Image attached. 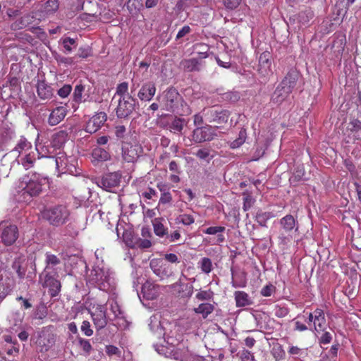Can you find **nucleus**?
Returning <instances> with one entry per match:
<instances>
[{"label": "nucleus", "mask_w": 361, "mask_h": 361, "mask_svg": "<svg viewBox=\"0 0 361 361\" xmlns=\"http://www.w3.org/2000/svg\"><path fill=\"white\" fill-rule=\"evenodd\" d=\"M87 283L105 292L115 289L116 283L113 273L104 265H95L87 276Z\"/></svg>", "instance_id": "obj_1"}, {"label": "nucleus", "mask_w": 361, "mask_h": 361, "mask_svg": "<svg viewBox=\"0 0 361 361\" xmlns=\"http://www.w3.org/2000/svg\"><path fill=\"white\" fill-rule=\"evenodd\" d=\"M47 183L45 178L37 173H28L23 176L19 180V191L23 195H27L29 199L25 197L27 201L31 197L37 196L42 190V186Z\"/></svg>", "instance_id": "obj_2"}, {"label": "nucleus", "mask_w": 361, "mask_h": 361, "mask_svg": "<svg viewBox=\"0 0 361 361\" xmlns=\"http://www.w3.org/2000/svg\"><path fill=\"white\" fill-rule=\"evenodd\" d=\"M70 211L64 205H56L44 208L42 211V217L53 226L65 224L70 217Z\"/></svg>", "instance_id": "obj_3"}, {"label": "nucleus", "mask_w": 361, "mask_h": 361, "mask_svg": "<svg viewBox=\"0 0 361 361\" xmlns=\"http://www.w3.org/2000/svg\"><path fill=\"white\" fill-rule=\"evenodd\" d=\"M160 102L163 109L166 111H174L180 102L182 97L178 92L173 87H170L164 91L160 96L157 97Z\"/></svg>", "instance_id": "obj_4"}, {"label": "nucleus", "mask_w": 361, "mask_h": 361, "mask_svg": "<svg viewBox=\"0 0 361 361\" xmlns=\"http://www.w3.org/2000/svg\"><path fill=\"white\" fill-rule=\"evenodd\" d=\"M281 231L279 235V243L281 245H286L292 240V231L295 228V220L292 215H286L280 220Z\"/></svg>", "instance_id": "obj_5"}, {"label": "nucleus", "mask_w": 361, "mask_h": 361, "mask_svg": "<svg viewBox=\"0 0 361 361\" xmlns=\"http://www.w3.org/2000/svg\"><path fill=\"white\" fill-rule=\"evenodd\" d=\"M18 236V228L8 221L0 223V239L5 245H11Z\"/></svg>", "instance_id": "obj_6"}, {"label": "nucleus", "mask_w": 361, "mask_h": 361, "mask_svg": "<svg viewBox=\"0 0 361 361\" xmlns=\"http://www.w3.org/2000/svg\"><path fill=\"white\" fill-rule=\"evenodd\" d=\"M55 162L59 172L73 174L76 171V160L73 157H67L63 152H59L55 157Z\"/></svg>", "instance_id": "obj_7"}, {"label": "nucleus", "mask_w": 361, "mask_h": 361, "mask_svg": "<svg viewBox=\"0 0 361 361\" xmlns=\"http://www.w3.org/2000/svg\"><path fill=\"white\" fill-rule=\"evenodd\" d=\"M114 102L117 104L116 113L118 118H127L135 110L137 101L133 97L120 98Z\"/></svg>", "instance_id": "obj_8"}, {"label": "nucleus", "mask_w": 361, "mask_h": 361, "mask_svg": "<svg viewBox=\"0 0 361 361\" xmlns=\"http://www.w3.org/2000/svg\"><path fill=\"white\" fill-rule=\"evenodd\" d=\"M217 129L218 127L209 126L197 127L192 132V140L196 143L211 141L217 136Z\"/></svg>", "instance_id": "obj_9"}, {"label": "nucleus", "mask_w": 361, "mask_h": 361, "mask_svg": "<svg viewBox=\"0 0 361 361\" xmlns=\"http://www.w3.org/2000/svg\"><path fill=\"white\" fill-rule=\"evenodd\" d=\"M149 329L152 332L157 334V337L159 338L161 336H164L165 341L171 345H175L178 342V339L174 338L173 336L170 334H166L159 321V317L157 315H154L150 317V321L149 323Z\"/></svg>", "instance_id": "obj_10"}, {"label": "nucleus", "mask_w": 361, "mask_h": 361, "mask_svg": "<svg viewBox=\"0 0 361 361\" xmlns=\"http://www.w3.org/2000/svg\"><path fill=\"white\" fill-rule=\"evenodd\" d=\"M90 311L95 328L97 330L104 328L107 324L105 307L102 305H94Z\"/></svg>", "instance_id": "obj_11"}, {"label": "nucleus", "mask_w": 361, "mask_h": 361, "mask_svg": "<svg viewBox=\"0 0 361 361\" xmlns=\"http://www.w3.org/2000/svg\"><path fill=\"white\" fill-rule=\"evenodd\" d=\"M142 147L139 144L124 143L122 147V157L127 162H134L142 154Z\"/></svg>", "instance_id": "obj_12"}, {"label": "nucleus", "mask_w": 361, "mask_h": 361, "mask_svg": "<svg viewBox=\"0 0 361 361\" xmlns=\"http://www.w3.org/2000/svg\"><path fill=\"white\" fill-rule=\"evenodd\" d=\"M121 176L117 173H110L104 175L97 183V185L104 190L114 192L120 183Z\"/></svg>", "instance_id": "obj_13"}, {"label": "nucleus", "mask_w": 361, "mask_h": 361, "mask_svg": "<svg viewBox=\"0 0 361 361\" xmlns=\"http://www.w3.org/2000/svg\"><path fill=\"white\" fill-rule=\"evenodd\" d=\"M54 335L49 331L43 328L39 332L36 343L41 352H46L54 344Z\"/></svg>", "instance_id": "obj_14"}, {"label": "nucleus", "mask_w": 361, "mask_h": 361, "mask_svg": "<svg viewBox=\"0 0 361 361\" xmlns=\"http://www.w3.org/2000/svg\"><path fill=\"white\" fill-rule=\"evenodd\" d=\"M43 275L44 274L40 276V282L44 287L49 288V292L51 297H56L61 290L60 281L49 274H45L43 279Z\"/></svg>", "instance_id": "obj_15"}, {"label": "nucleus", "mask_w": 361, "mask_h": 361, "mask_svg": "<svg viewBox=\"0 0 361 361\" xmlns=\"http://www.w3.org/2000/svg\"><path fill=\"white\" fill-rule=\"evenodd\" d=\"M106 114L104 112L96 114L87 121L85 126V131L89 133L97 132L106 122Z\"/></svg>", "instance_id": "obj_16"}, {"label": "nucleus", "mask_w": 361, "mask_h": 361, "mask_svg": "<svg viewBox=\"0 0 361 361\" xmlns=\"http://www.w3.org/2000/svg\"><path fill=\"white\" fill-rule=\"evenodd\" d=\"M161 293L160 287L157 284L147 281L142 287V294L145 299L152 300L158 298Z\"/></svg>", "instance_id": "obj_17"}, {"label": "nucleus", "mask_w": 361, "mask_h": 361, "mask_svg": "<svg viewBox=\"0 0 361 361\" xmlns=\"http://www.w3.org/2000/svg\"><path fill=\"white\" fill-rule=\"evenodd\" d=\"M149 266L153 272L161 279H164L169 275L168 265L161 259H152Z\"/></svg>", "instance_id": "obj_18"}, {"label": "nucleus", "mask_w": 361, "mask_h": 361, "mask_svg": "<svg viewBox=\"0 0 361 361\" xmlns=\"http://www.w3.org/2000/svg\"><path fill=\"white\" fill-rule=\"evenodd\" d=\"M156 93L155 84L152 82L144 83L137 93V97L141 101L149 102Z\"/></svg>", "instance_id": "obj_19"}, {"label": "nucleus", "mask_w": 361, "mask_h": 361, "mask_svg": "<svg viewBox=\"0 0 361 361\" xmlns=\"http://www.w3.org/2000/svg\"><path fill=\"white\" fill-rule=\"evenodd\" d=\"M271 61L269 52L262 53L259 58L258 73L262 77H267L271 73Z\"/></svg>", "instance_id": "obj_20"}, {"label": "nucleus", "mask_w": 361, "mask_h": 361, "mask_svg": "<svg viewBox=\"0 0 361 361\" xmlns=\"http://www.w3.org/2000/svg\"><path fill=\"white\" fill-rule=\"evenodd\" d=\"M67 114V108L61 106L55 108L50 113L48 118V123L51 126H56L61 122Z\"/></svg>", "instance_id": "obj_21"}, {"label": "nucleus", "mask_w": 361, "mask_h": 361, "mask_svg": "<svg viewBox=\"0 0 361 361\" xmlns=\"http://www.w3.org/2000/svg\"><path fill=\"white\" fill-rule=\"evenodd\" d=\"M35 149L41 157H51L56 149L54 147L50 142H39L38 139L35 142Z\"/></svg>", "instance_id": "obj_22"}, {"label": "nucleus", "mask_w": 361, "mask_h": 361, "mask_svg": "<svg viewBox=\"0 0 361 361\" xmlns=\"http://www.w3.org/2000/svg\"><path fill=\"white\" fill-rule=\"evenodd\" d=\"M37 92L42 100H49L54 95L53 88L44 80H39L37 85Z\"/></svg>", "instance_id": "obj_23"}, {"label": "nucleus", "mask_w": 361, "mask_h": 361, "mask_svg": "<svg viewBox=\"0 0 361 361\" xmlns=\"http://www.w3.org/2000/svg\"><path fill=\"white\" fill-rule=\"evenodd\" d=\"M35 20L34 13L26 14L13 23L11 27L13 30H21L35 23Z\"/></svg>", "instance_id": "obj_24"}, {"label": "nucleus", "mask_w": 361, "mask_h": 361, "mask_svg": "<svg viewBox=\"0 0 361 361\" xmlns=\"http://www.w3.org/2000/svg\"><path fill=\"white\" fill-rule=\"evenodd\" d=\"M314 330L317 332L324 331L326 328V319L324 311L321 309L314 310Z\"/></svg>", "instance_id": "obj_25"}, {"label": "nucleus", "mask_w": 361, "mask_h": 361, "mask_svg": "<svg viewBox=\"0 0 361 361\" xmlns=\"http://www.w3.org/2000/svg\"><path fill=\"white\" fill-rule=\"evenodd\" d=\"M67 140L68 133L66 130H59L53 134L51 142L54 147L56 149H59L65 144Z\"/></svg>", "instance_id": "obj_26"}, {"label": "nucleus", "mask_w": 361, "mask_h": 361, "mask_svg": "<svg viewBox=\"0 0 361 361\" xmlns=\"http://www.w3.org/2000/svg\"><path fill=\"white\" fill-rule=\"evenodd\" d=\"M35 161V154L30 150L27 153H24L23 155L18 156L17 161L18 164H21L25 169H28L33 166Z\"/></svg>", "instance_id": "obj_27"}, {"label": "nucleus", "mask_w": 361, "mask_h": 361, "mask_svg": "<svg viewBox=\"0 0 361 361\" xmlns=\"http://www.w3.org/2000/svg\"><path fill=\"white\" fill-rule=\"evenodd\" d=\"M234 298L238 307H243L252 304L250 297L244 291H235Z\"/></svg>", "instance_id": "obj_28"}, {"label": "nucleus", "mask_w": 361, "mask_h": 361, "mask_svg": "<svg viewBox=\"0 0 361 361\" xmlns=\"http://www.w3.org/2000/svg\"><path fill=\"white\" fill-rule=\"evenodd\" d=\"M30 150H32V144L25 137H20L12 152L20 156Z\"/></svg>", "instance_id": "obj_29"}, {"label": "nucleus", "mask_w": 361, "mask_h": 361, "mask_svg": "<svg viewBox=\"0 0 361 361\" xmlns=\"http://www.w3.org/2000/svg\"><path fill=\"white\" fill-rule=\"evenodd\" d=\"M298 75L295 73H288L280 83L286 89V93H290L296 85Z\"/></svg>", "instance_id": "obj_30"}, {"label": "nucleus", "mask_w": 361, "mask_h": 361, "mask_svg": "<svg viewBox=\"0 0 361 361\" xmlns=\"http://www.w3.org/2000/svg\"><path fill=\"white\" fill-rule=\"evenodd\" d=\"M92 157L93 162H102L109 160L110 154L106 150L101 147H96L92 150Z\"/></svg>", "instance_id": "obj_31"}, {"label": "nucleus", "mask_w": 361, "mask_h": 361, "mask_svg": "<svg viewBox=\"0 0 361 361\" xmlns=\"http://www.w3.org/2000/svg\"><path fill=\"white\" fill-rule=\"evenodd\" d=\"M132 97L128 92V84L126 82L119 84L116 90V93L113 97V102L117 101L122 98L130 97Z\"/></svg>", "instance_id": "obj_32"}, {"label": "nucleus", "mask_w": 361, "mask_h": 361, "mask_svg": "<svg viewBox=\"0 0 361 361\" xmlns=\"http://www.w3.org/2000/svg\"><path fill=\"white\" fill-rule=\"evenodd\" d=\"M224 226H211L204 231V233L208 235L217 234L216 243H221L225 240L224 235L221 234L225 231Z\"/></svg>", "instance_id": "obj_33"}, {"label": "nucleus", "mask_w": 361, "mask_h": 361, "mask_svg": "<svg viewBox=\"0 0 361 361\" xmlns=\"http://www.w3.org/2000/svg\"><path fill=\"white\" fill-rule=\"evenodd\" d=\"M214 310V305L211 303H201L194 309L197 314H200L204 319H206Z\"/></svg>", "instance_id": "obj_34"}, {"label": "nucleus", "mask_w": 361, "mask_h": 361, "mask_svg": "<svg viewBox=\"0 0 361 361\" xmlns=\"http://www.w3.org/2000/svg\"><path fill=\"white\" fill-rule=\"evenodd\" d=\"M59 8L58 0H47L43 6V17L55 13Z\"/></svg>", "instance_id": "obj_35"}, {"label": "nucleus", "mask_w": 361, "mask_h": 361, "mask_svg": "<svg viewBox=\"0 0 361 361\" xmlns=\"http://www.w3.org/2000/svg\"><path fill=\"white\" fill-rule=\"evenodd\" d=\"M181 65L188 71H197L200 70V62L197 59H190L182 61Z\"/></svg>", "instance_id": "obj_36"}, {"label": "nucleus", "mask_w": 361, "mask_h": 361, "mask_svg": "<svg viewBox=\"0 0 361 361\" xmlns=\"http://www.w3.org/2000/svg\"><path fill=\"white\" fill-rule=\"evenodd\" d=\"M289 94L290 93H286V89L283 88L281 85H279L273 94L272 99L276 103H281L285 100Z\"/></svg>", "instance_id": "obj_37"}, {"label": "nucleus", "mask_w": 361, "mask_h": 361, "mask_svg": "<svg viewBox=\"0 0 361 361\" xmlns=\"http://www.w3.org/2000/svg\"><path fill=\"white\" fill-rule=\"evenodd\" d=\"M198 267L203 273L209 274L213 269L212 262L208 257H203L199 261Z\"/></svg>", "instance_id": "obj_38"}, {"label": "nucleus", "mask_w": 361, "mask_h": 361, "mask_svg": "<svg viewBox=\"0 0 361 361\" xmlns=\"http://www.w3.org/2000/svg\"><path fill=\"white\" fill-rule=\"evenodd\" d=\"M106 305L109 307L110 312L114 315V319L122 314L123 312L121 311L120 306L118 305L117 301H116L114 298L109 299Z\"/></svg>", "instance_id": "obj_39"}, {"label": "nucleus", "mask_w": 361, "mask_h": 361, "mask_svg": "<svg viewBox=\"0 0 361 361\" xmlns=\"http://www.w3.org/2000/svg\"><path fill=\"white\" fill-rule=\"evenodd\" d=\"M159 190L161 192V197L159 199V204H168L172 201V195L170 192L165 189V186H159Z\"/></svg>", "instance_id": "obj_40"}, {"label": "nucleus", "mask_w": 361, "mask_h": 361, "mask_svg": "<svg viewBox=\"0 0 361 361\" xmlns=\"http://www.w3.org/2000/svg\"><path fill=\"white\" fill-rule=\"evenodd\" d=\"M176 224H182L185 226H190L195 222L193 216L188 214H179L175 219Z\"/></svg>", "instance_id": "obj_41"}, {"label": "nucleus", "mask_w": 361, "mask_h": 361, "mask_svg": "<svg viewBox=\"0 0 361 361\" xmlns=\"http://www.w3.org/2000/svg\"><path fill=\"white\" fill-rule=\"evenodd\" d=\"M46 268H45V272L49 269L51 267H54L61 263V260L59 258L56 256L55 255L47 253L46 254Z\"/></svg>", "instance_id": "obj_42"}, {"label": "nucleus", "mask_w": 361, "mask_h": 361, "mask_svg": "<svg viewBox=\"0 0 361 361\" xmlns=\"http://www.w3.org/2000/svg\"><path fill=\"white\" fill-rule=\"evenodd\" d=\"M195 298L200 301L211 300L214 298V293L211 289L200 290L195 295Z\"/></svg>", "instance_id": "obj_43"}, {"label": "nucleus", "mask_w": 361, "mask_h": 361, "mask_svg": "<svg viewBox=\"0 0 361 361\" xmlns=\"http://www.w3.org/2000/svg\"><path fill=\"white\" fill-rule=\"evenodd\" d=\"M246 139V132L245 130L242 129L238 134V137L230 143V147L232 149H236L240 147L245 141Z\"/></svg>", "instance_id": "obj_44"}, {"label": "nucleus", "mask_w": 361, "mask_h": 361, "mask_svg": "<svg viewBox=\"0 0 361 361\" xmlns=\"http://www.w3.org/2000/svg\"><path fill=\"white\" fill-rule=\"evenodd\" d=\"M11 286L9 283V279L4 281L0 279V300H3L11 292Z\"/></svg>", "instance_id": "obj_45"}, {"label": "nucleus", "mask_w": 361, "mask_h": 361, "mask_svg": "<svg viewBox=\"0 0 361 361\" xmlns=\"http://www.w3.org/2000/svg\"><path fill=\"white\" fill-rule=\"evenodd\" d=\"M288 353L295 357H304L307 355V350L305 348H300L298 346H290L288 350Z\"/></svg>", "instance_id": "obj_46"}, {"label": "nucleus", "mask_w": 361, "mask_h": 361, "mask_svg": "<svg viewBox=\"0 0 361 361\" xmlns=\"http://www.w3.org/2000/svg\"><path fill=\"white\" fill-rule=\"evenodd\" d=\"M273 217V215L270 212H258L256 215L257 221L262 226H266L267 221Z\"/></svg>", "instance_id": "obj_47"}, {"label": "nucleus", "mask_w": 361, "mask_h": 361, "mask_svg": "<svg viewBox=\"0 0 361 361\" xmlns=\"http://www.w3.org/2000/svg\"><path fill=\"white\" fill-rule=\"evenodd\" d=\"M185 125V121L181 118H176L174 119L171 126H170V130L171 132L177 133V132H181Z\"/></svg>", "instance_id": "obj_48"}, {"label": "nucleus", "mask_w": 361, "mask_h": 361, "mask_svg": "<svg viewBox=\"0 0 361 361\" xmlns=\"http://www.w3.org/2000/svg\"><path fill=\"white\" fill-rule=\"evenodd\" d=\"M154 231L155 234L159 237H163L166 234L167 228L157 219L153 223Z\"/></svg>", "instance_id": "obj_49"}, {"label": "nucleus", "mask_w": 361, "mask_h": 361, "mask_svg": "<svg viewBox=\"0 0 361 361\" xmlns=\"http://www.w3.org/2000/svg\"><path fill=\"white\" fill-rule=\"evenodd\" d=\"M85 90V87L82 85H77L73 92L74 101L76 102H81L82 101V92Z\"/></svg>", "instance_id": "obj_50"}, {"label": "nucleus", "mask_w": 361, "mask_h": 361, "mask_svg": "<svg viewBox=\"0 0 361 361\" xmlns=\"http://www.w3.org/2000/svg\"><path fill=\"white\" fill-rule=\"evenodd\" d=\"M114 319H116L115 325L121 329H126L129 326V322L126 320L123 313L119 315V317H116Z\"/></svg>", "instance_id": "obj_51"}, {"label": "nucleus", "mask_w": 361, "mask_h": 361, "mask_svg": "<svg viewBox=\"0 0 361 361\" xmlns=\"http://www.w3.org/2000/svg\"><path fill=\"white\" fill-rule=\"evenodd\" d=\"M313 17V12L311 10H306L299 14V21L302 23H307Z\"/></svg>", "instance_id": "obj_52"}, {"label": "nucleus", "mask_w": 361, "mask_h": 361, "mask_svg": "<svg viewBox=\"0 0 361 361\" xmlns=\"http://www.w3.org/2000/svg\"><path fill=\"white\" fill-rule=\"evenodd\" d=\"M54 58L59 63H63L66 66H71L75 63L74 59L72 57H66L58 54Z\"/></svg>", "instance_id": "obj_53"}, {"label": "nucleus", "mask_w": 361, "mask_h": 361, "mask_svg": "<svg viewBox=\"0 0 361 361\" xmlns=\"http://www.w3.org/2000/svg\"><path fill=\"white\" fill-rule=\"evenodd\" d=\"M106 353L109 356L116 355L118 357H121V352L116 347L113 345H109L106 346Z\"/></svg>", "instance_id": "obj_54"}, {"label": "nucleus", "mask_w": 361, "mask_h": 361, "mask_svg": "<svg viewBox=\"0 0 361 361\" xmlns=\"http://www.w3.org/2000/svg\"><path fill=\"white\" fill-rule=\"evenodd\" d=\"M223 2L227 9L233 10L239 6L242 0H223Z\"/></svg>", "instance_id": "obj_55"}, {"label": "nucleus", "mask_w": 361, "mask_h": 361, "mask_svg": "<svg viewBox=\"0 0 361 361\" xmlns=\"http://www.w3.org/2000/svg\"><path fill=\"white\" fill-rule=\"evenodd\" d=\"M241 361H254V355L247 350L243 349L240 352Z\"/></svg>", "instance_id": "obj_56"}, {"label": "nucleus", "mask_w": 361, "mask_h": 361, "mask_svg": "<svg viewBox=\"0 0 361 361\" xmlns=\"http://www.w3.org/2000/svg\"><path fill=\"white\" fill-rule=\"evenodd\" d=\"M71 90L70 85H65L58 90V94L62 98H66L70 94Z\"/></svg>", "instance_id": "obj_57"}, {"label": "nucleus", "mask_w": 361, "mask_h": 361, "mask_svg": "<svg viewBox=\"0 0 361 361\" xmlns=\"http://www.w3.org/2000/svg\"><path fill=\"white\" fill-rule=\"evenodd\" d=\"M75 44V40L71 37H66L63 39V45L64 49L67 52H71L72 51L71 45H74Z\"/></svg>", "instance_id": "obj_58"}, {"label": "nucleus", "mask_w": 361, "mask_h": 361, "mask_svg": "<svg viewBox=\"0 0 361 361\" xmlns=\"http://www.w3.org/2000/svg\"><path fill=\"white\" fill-rule=\"evenodd\" d=\"M274 290L275 287L272 284H268L262 288L261 294L264 297H269L271 295Z\"/></svg>", "instance_id": "obj_59"}, {"label": "nucleus", "mask_w": 361, "mask_h": 361, "mask_svg": "<svg viewBox=\"0 0 361 361\" xmlns=\"http://www.w3.org/2000/svg\"><path fill=\"white\" fill-rule=\"evenodd\" d=\"M81 331L87 336H90L93 334V331L90 328V324L87 321H84L81 326Z\"/></svg>", "instance_id": "obj_60"}, {"label": "nucleus", "mask_w": 361, "mask_h": 361, "mask_svg": "<svg viewBox=\"0 0 361 361\" xmlns=\"http://www.w3.org/2000/svg\"><path fill=\"white\" fill-rule=\"evenodd\" d=\"M243 200V209L247 211L254 204V199L250 195H246Z\"/></svg>", "instance_id": "obj_61"}, {"label": "nucleus", "mask_w": 361, "mask_h": 361, "mask_svg": "<svg viewBox=\"0 0 361 361\" xmlns=\"http://www.w3.org/2000/svg\"><path fill=\"white\" fill-rule=\"evenodd\" d=\"M142 196L147 200H152L157 196V192L152 188H148L142 193Z\"/></svg>", "instance_id": "obj_62"}, {"label": "nucleus", "mask_w": 361, "mask_h": 361, "mask_svg": "<svg viewBox=\"0 0 361 361\" xmlns=\"http://www.w3.org/2000/svg\"><path fill=\"white\" fill-rule=\"evenodd\" d=\"M273 355L276 360L282 359L284 355V351L281 346L278 345L277 347H274L273 348Z\"/></svg>", "instance_id": "obj_63"}, {"label": "nucleus", "mask_w": 361, "mask_h": 361, "mask_svg": "<svg viewBox=\"0 0 361 361\" xmlns=\"http://www.w3.org/2000/svg\"><path fill=\"white\" fill-rule=\"evenodd\" d=\"M195 155L200 159H206L209 156V150L206 148L200 149Z\"/></svg>", "instance_id": "obj_64"}]
</instances>
